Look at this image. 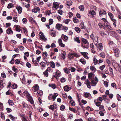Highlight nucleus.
Masks as SVG:
<instances>
[{"instance_id":"1","label":"nucleus","mask_w":121,"mask_h":121,"mask_svg":"<svg viewBox=\"0 0 121 121\" xmlns=\"http://www.w3.org/2000/svg\"><path fill=\"white\" fill-rule=\"evenodd\" d=\"M85 84L86 85L87 87L89 88H91V87L90 85L91 84V86H95L97 83V82L94 80H92L91 81V82L88 79H86V80Z\"/></svg>"},{"instance_id":"2","label":"nucleus","mask_w":121,"mask_h":121,"mask_svg":"<svg viewBox=\"0 0 121 121\" xmlns=\"http://www.w3.org/2000/svg\"><path fill=\"white\" fill-rule=\"evenodd\" d=\"M112 64L114 69L117 71L118 72L121 74V66L119 64L113 60L112 62Z\"/></svg>"},{"instance_id":"3","label":"nucleus","mask_w":121,"mask_h":121,"mask_svg":"<svg viewBox=\"0 0 121 121\" xmlns=\"http://www.w3.org/2000/svg\"><path fill=\"white\" fill-rule=\"evenodd\" d=\"M58 94L57 93H54L53 95L52 94H49L48 97V99L49 100H51L53 99V101H54L57 96L58 95Z\"/></svg>"},{"instance_id":"4","label":"nucleus","mask_w":121,"mask_h":121,"mask_svg":"<svg viewBox=\"0 0 121 121\" xmlns=\"http://www.w3.org/2000/svg\"><path fill=\"white\" fill-rule=\"evenodd\" d=\"M42 55L44 56L43 58V59L46 62V63H49V62L48 61V60L47 59V58H48V54L47 52H43Z\"/></svg>"},{"instance_id":"5","label":"nucleus","mask_w":121,"mask_h":121,"mask_svg":"<svg viewBox=\"0 0 121 121\" xmlns=\"http://www.w3.org/2000/svg\"><path fill=\"white\" fill-rule=\"evenodd\" d=\"M68 57L71 59L73 58L74 56L77 57L78 55L76 53H69L68 55Z\"/></svg>"},{"instance_id":"6","label":"nucleus","mask_w":121,"mask_h":121,"mask_svg":"<svg viewBox=\"0 0 121 121\" xmlns=\"http://www.w3.org/2000/svg\"><path fill=\"white\" fill-rule=\"evenodd\" d=\"M107 14L106 12L104 10H100L99 12V16L101 17H103V16Z\"/></svg>"},{"instance_id":"7","label":"nucleus","mask_w":121,"mask_h":121,"mask_svg":"<svg viewBox=\"0 0 121 121\" xmlns=\"http://www.w3.org/2000/svg\"><path fill=\"white\" fill-rule=\"evenodd\" d=\"M84 95L85 98H88L90 99H91L92 98L91 95L89 93L84 92Z\"/></svg>"},{"instance_id":"8","label":"nucleus","mask_w":121,"mask_h":121,"mask_svg":"<svg viewBox=\"0 0 121 121\" xmlns=\"http://www.w3.org/2000/svg\"><path fill=\"white\" fill-rule=\"evenodd\" d=\"M39 88V87L38 85L37 84H35L33 86L32 88V90L34 92H36L37 91Z\"/></svg>"},{"instance_id":"9","label":"nucleus","mask_w":121,"mask_h":121,"mask_svg":"<svg viewBox=\"0 0 121 121\" xmlns=\"http://www.w3.org/2000/svg\"><path fill=\"white\" fill-rule=\"evenodd\" d=\"M97 49L99 51H102L103 50V47L102 44L101 43H99L98 45H97Z\"/></svg>"},{"instance_id":"10","label":"nucleus","mask_w":121,"mask_h":121,"mask_svg":"<svg viewBox=\"0 0 121 121\" xmlns=\"http://www.w3.org/2000/svg\"><path fill=\"white\" fill-rule=\"evenodd\" d=\"M114 52L115 56L117 57L119 56L120 51L118 48H117L114 49Z\"/></svg>"},{"instance_id":"11","label":"nucleus","mask_w":121,"mask_h":121,"mask_svg":"<svg viewBox=\"0 0 121 121\" xmlns=\"http://www.w3.org/2000/svg\"><path fill=\"white\" fill-rule=\"evenodd\" d=\"M53 6L52 7V9H53L54 10V8L56 9L58 8L59 4L58 3L56 2H54L53 3Z\"/></svg>"},{"instance_id":"12","label":"nucleus","mask_w":121,"mask_h":121,"mask_svg":"<svg viewBox=\"0 0 121 121\" xmlns=\"http://www.w3.org/2000/svg\"><path fill=\"white\" fill-rule=\"evenodd\" d=\"M6 32L8 34L10 35H12L13 33V31L10 27L9 28L7 29L6 31Z\"/></svg>"},{"instance_id":"13","label":"nucleus","mask_w":121,"mask_h":121,"mask_svg":"<svg viewBox=\"0 0 121 121\" xmlns=\"http://www.w3.org/2000/svg\"><path fill=\"white\" fill-rule=\"evenodd\" d=\"M43 95V92L41 90L38 91L37 93V96L40 97L42 96Z\"/></svg>"},{"instance_id":"14","label":"nucleus","mask_w":121,"mask_h":121,"mask_svg":"<svg viewBox=\"0 0 121 121\" xmlns=\"http://www.w3.org/2000/svg\"><path fill=\"white\" fill-rule=\"evenodd\" d=\"M40 34V38L41 39L44 40L45 41L47 40V39L45 38L43 35V34L42 33H39Z\"/></svg>"},{"instance_id":"15","label":"nucleus","mask_w":121,"mask_h":121,"mask_svg":"<svg viewBox=\"0 0 121 121\" xmlns=\"http://www.w3.org/2000/svg\"><path fill=\"white\" fill-rule=\"evenodd\" d=\"M16 8L18 11V13L19 14H20L22 12V8L20 6H17Z\"/></svg>"},{"instance_id":"16","label":"nucleus","mask_w":121,"mask_h":121,"mask_svg":"<svg viewBox=\"0 0 121 121\" xmlns=\"http://www.w3.org/2000/svg\"><path fill=\"white\" fill-rule=\"evenodd\" d=\"M111 34L112 36L115 38L117 39H118L117 37V35L115 32L114 31H112L111 32Z\"/></svg>"},{"instance_id":"17","label":"nucleus","mask_w":121,"mask_h":121,"mask_svg":"<svg viewBox=\"0 0 121 121\" xmlns=\"http://www.w3.org/2000/svg\"><path fill=\"white\" fill-rule=\"evenodd\" d=\"M29 20L30 22H31L32 23H35L36 25H37V23L34 19L33 18L30 17H29Z\"/></svg>"},{"instance_id":"18","label":"nucleus","mask_w":121,"mask_h":121,"mask_svg":"<svg viewBox=\"0 0 121 121\" xmlns=\"http://www.w3.org/2000/svg\"><path fill=\"white\" fill-rule=\"evenodd\" d=\"M71 89L70 87H69L68 86H66L64 87V91H68Z\"/></svg>"},{"instance_id":"19","label":"nucleus","mask_w":121,"mask_h":121,"mask_svg":"<svg viewBox=\"0 0 121 121\" xmlns=\"http://www.w3.org/2000/svg\"><path fill=\"white\" fill-rule=\"evenodd\" d=\"M65 55L66 52H65L63 51H62L61 56L63 59H65Z\"/></svg>"},{"instance_id":"20","label":"nucleus","mask_w":121,"mask_h":121,"mask_svg":"<svg viewBox=\"0 0 121 121\" xmlns=\"http://www.w3.org/2000/svg\"><path fill=\"white\" fill-rule=\"evenodd\" d=\"M33 12L35 13H36L40 11V9L39 8L36 7H35L34 9H33L32 10Z\"/></svg>"},{"instance_id":"21","label":"nucleus","mask_w":121,"mask_h":121,"mask_svg":"<svg viewBox=\"0 0 121 121\" xmlns=\"http://www.w3.org/2000/svg\"><path fill=\"white\" fill-rule=\"evenodd\" d=\"M62 25L61 24L57 23L56 26V28L59 30H60V29L62 28Z\"/></svg>"},{"instance_id":"22","label":"nucleus","mask_w":121,"mask_h":121,"mask_svg":"<svg viewBox=\"0 0 121 121\" xmlns=\"http://www.w3.org/2000/svg\"><path fill=\"white\" fill-rule=\"evenodd\" d=\"M9 117L10 118V119L13 121H15L17 119V117H15L11 114L9 115Z\"/></svg>"},{"instance_id":"23","label":"nucleus","mask_w":121,"mask_h":121,"mask_svg":"<svg viewBox=\"0 0 121 121\" xmlns=\"http://www.w3.org/2000/svg\"><path fill=\"white\" fill-rule=\"evenodd\" d=\"M14 26L17 31L20 32L21 31V30L20 29V26H19L15 25Z\"/></svg>"},{"instance_id":"24","label":"nucleus","mask_w":121,"mask_h":121,"mask_svg":"<svg viewBox=\"0 0 121 121\" xmlns=\"http://www.w3.org/2000/svg\"><path fill=\"white\" fill-rule=\"evenodd\" d=\"M81 53L82 55L86 59H88V57L87 56V54H88V53H87L85 52H81Z\"/></svg>"},{"instance_id":"25","label":"nucleus","mask_w":121,"mask_h":121,"mask_svg":"<svg viewBox=\"0 0 121 121\" xmlns=\"http://www.w3.org/2000/svg\"><path fill=\"white\" fill-rule=\"evenodd\" d=\"M61 38L62 39L65 40H67L68 39V37L64 34H62Z\"/></svg>"},{"instance_id":"26","label":"nucleus","mask_w":121,"mask_h":121,"mask_svg":"<svg viewBox=\"0 0 121 121\" xmlns=\"http://www.w3.org/2000/svg\"><path fill=\"white\" fill-rule=\"evenodd\" d=\"M80 27L82 29H85L86 28L85 27L84 25V23L83 22H81L80 25Z\"/></svg>"},{"instance_id":"27","label":"nucleus","mask_w":121,"mask_h":121,"mask_svg":"<svg viewBox=\"0 0 121 121\" xmlns=\"http://www.w3.org/2000/svg\"><path fill=\"white\" fill-rule=\"evenodd\" d=\"M104 26L105 27H107V28L108 29V30H111L112 29V28L110 26V25H107L105 24V23H104Z\"/></svg>"},{"instance_id":"28","label":"nucleus","mask_w":121,"mask_h":121,"mask_svg":"<svg viewBox=\"0 0 121 121\" xmlns=\"http://www.w3.org/2000/svg\"><path fill=\"white\" fill-rule=\"evenodd\" d=\"M50 66L53 68H55V63L52 61H51L50 62Z\"/></svg>"},{"instance_id":"29","label":"nucleus","mask_w":121,"mask_h":121,"mask_svg":"<svg viewBox=\"0 0 121 121\" xmlns=\"http://www.w3.org/2000/svg\"><path fill=\"white\" fill-rule=\"evenodd\" d=\"M80 61L83 64H85L86 63V60L83 58H81L80 60Z\"/></svg>"},{"instance_id":"30","label":"nucleus","mask_w":121,"mask_h":121,"mask_svg":"<svg viewBox=\"0 0 121 121\" xmlns=\"http://www.w3.org/2000/svg\"><path fill=\"white\" fill-rule=\"evenodd\" d=\"M96 40L94 39L93 41L95 44L97 45V44L98 43V39L97 36L96 37Z\"/></svg>"},{"instance_id":"31","label":"nucleus","mask_w":121,"mask_h":121,"mask_svg":"<svg viewBox=\"0 0 121 121\" xmlns=\"http://www.w3.org/2000/svg\"><path fill=\"white\" fill-rule=\"evenodd\" d=\"M60 76V73L57 72L56 73L55 75L54 76V77L56 78H57V77H59Z\"/></svg>"},{"instance_id":"32","label":"nucleus","mask_w":121,"mask_h":121,"mask_svg":"<svg viewBox=\"0 0 121 121\" xmlns=\"http://www.w3.org/2000/svg\"><path fill=\"white\" fill-rule=\"evenodd\" d=\"M79 8L81 11H83L84 9V6L83 5H81L79 7Z\"/></svg>"},{"instance_id":"33","label":"nucleus","mask_w":121,"mask_h":121,"mask_svg":"<svg viewBox=\"0 0 121 121\" xmlns=\"http://www.w3.org/2000/svg\"><path fill=\"white\" fill-rule=\"evenodd\" d=\"M69 70L72 72H73L75 70V68L73 67H71L69 68Z\"/></svg>"},{"instance_id":"34","label":"nucleus","mask_w":121,"mask_h":121,"mask_svg":"<svg viewBox=\"0 0 121 121\" xmlns=\"http://www.w3.org/2000/svg\"><path fill=\"white\" fill-rule=\"evenodd\" d=\"M82 42L84 44H89V43L88 41L86 39L83 38L82 39Z\"/></svg>"},{"instance_id":"35","label":"nucleus","mask_w":121,"mask_h":121,"mask_svg":"<svg viewBox=\"0 0 121 121\" xmlns=\"http://www.w3.org/2000/svg\"><path fill=\"white\" fill-rule=\"evenodd\" d=\"M29 101L30 102L31 104H34V102L33 99L31 97H30L29 98Z\"/></svg>"},{"instance_id":"36","label":"nucleus","mask_w":121,"mask_h":121,"mask_svg":"<svg viewBox=\"0 0 121 121\" xmlns=\"http://www.w3.org/2000/svg\"><path fill=\"white\" fill-rule=\"evenodd\" d=\"M89 13L91 15L93 16V18L94 17L93 16L95 14V12L94 10L90 11Z\"/></svg>"},{"instance_id":"37","label":"nucleus","mask_w":121,"mask_h":121,"mask_svg":"<svg viewBox=\"0 0 121 121\" xmlns=\"http://www.w3.org/2000/svg\"><path fill=\"white\" fill-rule=\"evenodd\" d=\"M75 30L78 33H79L81 31V30L80 28L78 27H76L75 28Z\"/></svg>"},{"instance_id":"38","label":"nucleus","mask_w":121,"mask_h":121,"mask_svg":"<svg viewBox=\"0 0 121 121\" xmlns=\"http://www.w3.org/2000/svg\"><path fill=\"white\" fill-rule=\"evenodd\" d=\"M74 40L76 41L78 43H80V40L79 39V37H77L76 38H74Z\"/></svg>"},{"instance_id":"39","label":"nucleus","mask_w":121,"mask_h":121,"mask_svg":"<svg viewBox=\"0 0 121 121\" xmlns=\"http://www.w3.org/2000/svg\"><path fill=\"white\" fill-rule=\"evenodd\" d=\"M48 85L49 87H52L53 89H55L56 88L55 85L54 84H49Z\"/></svg>"},{"instance_id":"40","label":"nucleus","mask_w":121,"mask_h":121,"mask_svg":"<svg viewBox=\"0 0 121 121\" xmlns=\"http://www.w3.org/2000/svg\"><path fill=\"white\" fill-rule=\"evenodd\" d=\"M93 63L95 65H96L98 62V60L95 58H94L93 59Z\"/></svg>"},{"instance_id":"41","label":"nucleus","mask_w":121,"mask_h":121,"mask_svg":"<svg viewBox=\"0 0 121 121\" xmlns=\"http://www.w3.org/2000/svg\"><path fill=\"white\" fill-rule=\"evenodd\" d=\"M104 107L103 105H101L99 106V109L100 110H103L102 111H105V110L104 109Z\"/></svg>"},{"instance_id":"42","label":"nucleus","mask_w":121,"mask_h":121,"mask_svg":"<svg viewBox=\"0 0 121 121\" xmlns=\"http://www.w3.org/2000/svg\"><path fill=\"white\" fill-rule=\"evenodd\" d=\"M49 109L52 110H53L55 109V107H54L53 105H51L50 106Z\"/></svg>"},{"instance_id":"43","label":"nucleus","mask_w":121,"mask_h":121,"mask_svg":"<svg viewBox=\"0 0 121 121\" xmlns=\"http://www.w3.org/2000/svg\"><path fill=\"white\" fill-rule=\"evenodd\" d=\"M90 69L92 71H95L96 70V69L95 67L92 66H91L90 67Z\"/></svg>"},{"instance_id":"44","label":"nucleus","mask_w":121,"mask_h":121,"mask_svg":"<svg viewBox=\"0 0 121 121\" xmlns=\"http://www.w3.org/2000/svg\"><path fill=\"white\" fill-rule=\"evenodd\" d=\"M32 61L34 63L35 65H37L38 66H39L38 64L37 63V61L36 60H35L34 58H32Z\"/></svg>"},{"instance_id":"45","label":"nucleus","mask_w":121,"mask_h":121,"mask_svg":"<svg viewBox=\"0 0 121 121\" xmlns=\"http://www.w3.org/2000/svg\"><path fill=\"white\" fill-rule=\"evenodd\" d=\"M117 98L119 101H120L121 100V97L118 94L117 95Z\"/></svg>"},{"instance_id":"46","label":"nucleus","mask_w":121,"mask_h":121,"mask_svg":"<svg viewBox=\"0 0 121 121\" xmlns=\"http://www.w3.org/2000/svg\"><path fill=\"white\" fill-rule=\"evenodd\" d=\"M13 6V5L12 4H8L7 7L8 8L10 9Z\"/></svg>"},{"instance_id":"47","label":"nucleus","mask_w":121,"mask_h":121,"mask_svg":"<svg viewBox=\"0 0 121 121\" xmlns=\"http://www.w3.org/2000/svg\"><path fill=\"white\" fill-rule=\"evenodd\" d=\"M8 103L9 105H11L12 106H13L14 104L13 101L11 100H9L8 101Z\"/></svg>"},{"instance_id":"48","label":"nucleus","mask_w":121,"mask_h":121,"mask_svg":"<svg viewBox=\"0 0 121 121\" xmlns=\"http://www.w3.org/2000/svg\"><path fill=\"white\" fill-rule=\"evenodd\" d=\"M3 104L1 103L0 102V109L1 111H3Z\"/></svg>"},{"instance_id":"49","label":"nucleus","mask_w":121,"mask_h":121,"mask_svg":"<svg viewBox=\"0 0 121 121\" xmlns=\"http://www.w3.org/2000/svg\"><path fill=\"white\" fill-rule=\"evenodd\" d=\"M62 29L65 32H66L68 29V27L65 26H62Z\"/></svg>"},{"instance_id":"50","label":"nucleus","mask_w":121,"mask_h":121,"mask_svg":"<svg viewBox=\"0 0 121 121\" xmlns=\"http://www.w3.org/2000/svg\"><path fill=\"white\" fill-rule=\"evenodd\" d=\"M22 21L23 23H26L27 21V19L26 18H23L22 19Z\"/></svg>"},{"instance_id":"51","label":"nucleus","mask_w":121,"mask_h":121,"mask_svg":"<svg viewBox=\"0 0 121 121\" xmlns=\"http://www.w3.org/2000/svg\"><path fill=\"white\" fill-rule=\"evenodd\" d=\"M60 81L62 83L65 82L66 81V79L65 78H62L60 79Z\"/></svg>"},{"instance_id":"52","label":"nucleus","mask_w":121,"mask_h":121,"mask_svg":"<svg viewBox=\"0 0 121 121\" xmlns=\"http://www.w3.org/2000/svg\"><path fill=\"white\" fill-rule=\"evenodd\" d=\"M53 20L52 19H50L49 20V25L52 24L53 23Z\"/></svg>"},{"instance_id":"53","label":"nucleus","mask_w":121,"mask_h":121,"mask_svg":"<svg viewBox=\"0 0 121 121\" xmlns=\"http://www.w3.org/2000/svg\"><path fill=\"white\" fill-rule=\"evenodd\" d=\"M37 4L40 5H42L43 4V2L42 1H40L39 0H37Z\"/></svg>"},{"instance_id":"54","label":"nucleus","mask_w":121,"mask_h":121,"mask_svg":"<svg viewBox=\"0 0 121 121\" xmlns=\"http://www.w3.org/2000/svg\"><path fill=\"white\" fill-rule=\"evenodd\" d=\"M40 65H41V66L43 67H45V63L43 62H42L40 63Z\"/></svg>"},{"instance_id":"55","label":"nucleus","mask_w":121,"mask_h":121,"mask_svg":"<svg viewBox=\"0 0 121 121\" xmlns=\"http://www.w3.org/2000/svg\"><path fill=\"white\" fill-rule=\"evenodd\" d=\"M69 103L70 104H71L72 106H74L75 105V103L73 100H72L71 101L69 102Z\"/></svg>"},{"instance_id":"56","label":"nucleus","mask_w":121,"mask_h":121,"mask_svg":"<svg viewBox=\"0 0 121 121\" xmlns=\"http://www.w3.org/2000/svg\"><path fill=\"white\" fill-rule=\"evenodd\" d=\"M100 56L103 58H104L105 57V54L104 52H101L100 54Z\"/></svg>"},{"instance_id":"57","label":"nucleus","mask_w":121,"mask_h":121,"mask_svg":"<svg viewBox=\"0 0 121 121\" xmlns=\"http://www.w3.org/2000/svg\"><path fill=\"white\" fill-rule=\"evenodd\" d=\"M13 21L16 22H18V20L17 17H14L13 18Z\"/></svg>"},{"instance_id":"58","label":"nucleus","mask_w":121,"mask_h":121,"mask_svg":"<svg viewBox=\"0 0 121 121\" xmlns=\"http://www.w3.org/2000/svg\"><path fill=\"white\" fill-rule=\"evenodd\" d=\"M73 22L75 23L78 22V20L77 18H76V17H75L73 18Z\"/></svg>"},{"instance_id":"59","label":"nucleus","mask_w":121,"mask_h":121,"mask_svg":"<svg viewBox=\"0 0 121 121\" xmlns=\"http://www.w3.org/2000/svg\"><path fill=\"white\" fill-rule=\"evenodd\" d=\"M64 72L67 73H68L69 72L67 68L66 67L65 68L63 69Z\"/></svg>"},{"instance_id":"60","label":"nucleus","mask_w":121,"mask_h":121,"mask_svg":"<svg viewBox=\"0 0 121 121\" xmlns=\"http://www.w3.org/2000/svg\"><path fill=\"white\" fill-rule=\"evenodd\" d=\"M98 25L100 28H103V29H104L105 28V27H104V26L102 25V23H99Z\"/></svg>"},{"instance_id":"61","label":"nucleus","mask_w":121,"mask_h":121,"mask_svg":"<svg viewBox=\"0 0 121 121\" xmlns=\"http://www.w3.org/2000/svg\"><path fill=\"white\" fill-rule=\"evenodd\" d=\"M17 85L15 84H14L12 86V88L14 89L16 88L17 87Z\"/></svg>"},{"instance_id":"62","label":"nucleus","mask_w":121,"mask_h":121,"mask_svg":"<svg viewBox=\"0 0 121 121\" xmlns=\"http://www.w3.org/2000/svg\"><path fill=\"white\" fill-rule=\"evenodd\" d=\"M95 104L96 106L98 107H99L101 105V103L100 102H97L96 103H95Z\"/></svg>"},{"instance_id":"63","label":"nucleus","mask_w":121,"mask_h":121,"mask_svg":"<svg viewBox=\"0 0 121 121\" xmlns=\"http://www.w3.org/2000/svg\"><path fill=\"white\" fill-rule=\"evenodd\" d=\"M20 63V61L18 60V59H16L15 60V63L16 64H18Z\"/></svg>"},{"instance_id":"64","label":"nucleus","mask_w":121,"mask_h":121,"mask_svg":"<svg viewBox=\"0 0 121 121\" xmlns=\"http://www.w3.org/2000/svg\"><path fill=\"white\" fill-rule=\"evenodd\" d=\"M105 65H103L102 66H100L99 67V69H101L102 70H103L104 68L105 67Z\"/></svg>"}]
</instances>
